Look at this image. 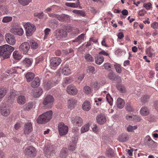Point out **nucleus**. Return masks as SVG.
I'll list each match as a JSON object with an SVG mask.
<instances>
[{"mask_svg": "<svg viewBox=\"0 0 158 158\" xmlns=\"http://www.w3.org/2000/svg\"><path fill=\"white\" fill-rule=\"evenodd\" d=\"M32 61L30 59L25 58L23 61V65L26 67H29L32 64Z\"/></svg>", "mask_w": 158, "mask_h": 158, "instance_id": "30", "label": "nucleus"}, {"mask_svg": "<svg viewBox=\"0 0 158 158\" xmlns=\"http://www.w3.org/2000/svg\"><path fill=\"white\" fill-rule=\"evenodd\" d=\"M97 123L99 124H104L106 122V118L105 115L102 114L98 115L96 118Z\"/></svg>", "mask_w": 158, "mask_h": 158, "instance_id": "16", "label": "nucleus"}, {"mask_svg": "<svg viewBox=\"0 0 158 158\" xmlns=\"http://www.w3.org/2000/svg\"><path fill=\"white\" fill-rule=\"evenodd\" d=\"M65 5L67 6L72 8H77L80 6V3L79 0H77V3L66 2Z\"/></svg>", "mask_w": 158, "mask_h": 158, "instance_id": "26", "label": "nucleus"}, {"mask_svg": "<svg viewBox=\"0 0 158 158\" xmlns=\"http://www.w3.org/2000/svg\"><path fill=\"white\" fill-rule=\"evenodd\" d=\"M68 151L66 148H63L61 150L60 156L61 158H66L68 155Z\"/></svg>", "mask_w": 158, "mask_h": 158, "instance_id": "25", "label": "nucleus"}, {"mask_svg": "<svg viewBox=\"0 0 158 158\" xmlns=\"http://www.w3.org/2000/svg\"><path fill=\"white\" fill-rule=\"evenodd\" d=\"M83 122L82 119L78 116L72 118V123L76 126H81L83 124Z\"/></svg>", "mask_w": 158, "mask_h": 158, "instance_id": "12", "label": "nucleus"}, {"mask_svg": "<svg viewBox=\"0 0 158 158\" xmlns=\"http://www.w3.org/2000/svg\"><path fill=\"white\" fill-rule=\"evenodd\" d=\"M13 58L16 60H19L22 58V56L17 51H15L13 53Z\"/></svg>", "mask_w": 158, "mask_h": 158, "instance_id": "33", "label": "nucleus"}, {"mask_svg": "<svg viewBox=\"0 0 158 158\" xmlns=\"http://www.w3.org/2000/svg\"><path fill=\"white\" fill-rule=\"evenodd\" d=\"M83 91L86 94H90L91 93V88L88 86H86L84 87Z\"/></svg>", "mask_w": 158, "mask_h": 158, "instance_id": "47", "label": "nucleus"}, {"mask_svg": "<svg viewBox=\"0 0 158 158\" xmlns=\"http://www.w3.org/2000/svg\"><path fill=\"white\" fill-rule=\"evenodd\" d=\"M7 90L3 87L0 88V99L2 98L6 94Z\"/></svg>", "mask_w": 158, "mask_h": 158, "instance_id": "37", "label": "nucleus"}, {"mask_svg": "<svg viewBox=\"0 0 158 158\" xmlns=\"http://www.w3.org/2000/svg\"><path fill=\"white\" fill-rule=\"evenodd\" d=\"M33 81L31 82V86L32 87H38L40 84V80H27V82H29Z\"/></svg>", "mask_w": 158, "mask_h": 158, "instance_id": "27", "label": "nucleus"}, {"mask_svg": "<svg viewBox=\"0 0 158 158\" xmlns=\"http://www.w3.org/2000/svg\"><path fill=\"white\" fill-rule=\"evenodd\" d=\"M137 128V126H132L129 125L127 128V130L128 131L131 132L133 131L134 130L136 129Z\"/></svg>", "mask_w": 158, "mask_h": 158, "instance_id": "48", "label": "nucleus"}, {"mask_svg": "<svg viewBox=\"0 0 158 158\" xmlns=\"http://www.w3.org/2000/svg\"><path fill=\"white\" fill-rule=\"evenodd\" d=\"M126 110L129 112H133L134 111V109L131 105V103H127L126 105Z\"/></svg>", "mask_w": 158, "mask_h": 158, "instance_id": "38", "label": "nucleus"}, {"mask_svg": "<svg viewBox=\"0 0 158 158\" xmlns=\"http://www.w3.org/2000/svg\"><path fill=\"white\" fill-rule=\"evenodd\" d=\"M33 130L32 124L31 123H27L24 125L23 131L24 134H28Z\"/></svg>", "mask_w": 158, "mask_h": 158, "instance_id": "14", "label": "nucleus"}, {"mask_svg": "<svg viewBox=\"0 0 158 158\" xmlns=\"http://www.w3.org/2000/svg\"><path fill=\"white\" fill-rule=\"evenodd\" d=\"M128 135L126 133H123L119 135L118 138V140L122 142H124L128 140Z\"/></svg>", "mask_w": 158, "mask_h": 158, "instance_id": "24", "label": "nucleus"}, {"mask_svg": "<svg viewBox=\"0 0 158 158\" xmlns=\"http://www.w3.org/2000/svg\"><path fill=\"white\" fill-rule=\"evenodd\" d=\"M30 46L33 49H36L38 47V44L34 40H31L30 41Z\"/></svg>", "mask_w": 158, "mask_h": 158, "instance_id": "34", "label": "nucleus"}, {"mask_svg": "<svg viewBox=\"0 0 158 158\" xmlns=\"http://www.w3.org/2000/svg\"><path fill=\"white\" fill-rule=\"evenodd\" d=\"M72 139V142L69 143L68 146V148L70 151H74L76 148L77 139L73 137Z\"/></svg>", "mask_w": 158, "mask_h": 158, "instance_id": "15", "label": "nucleus"}, {"mask_svg": "<svg viewBox=\"0 0 158 158\" xmlns=\"http://www.w3.org/2000/svg\"><path fill=\"white\" fill-rule=\"evenodd\" d=\"M119 83L121 82V80H118ZM116 87L118 90L122 93H125L126 92V88L122 84L118 83L116 85Z\"/></svg>", "mask_w": 158, "mask_h": 158, "instance_id": "22", "label": "nucleus"}, {"mask_svg": "<svg viewBox=\"0 0 158 158\" xmlns=\"http://www.w3.org/2000/svg\"><path fill=\"white\" fill-rule=\"evenodd\" d=\"M42 93V89L41 88H39L35 91L33 90L31 92V94L34 97L37 98L40 97Z\"/></svg>", "mask_w": 158, "mask_h": 158, "instance_id": "19", "label": "nucleus"}, {"mask_svg": "<svg viewBox=\"0 0 158 158\" xmlns=\"http://www.w3.org/2000/svg\"><path fill=\"white\" fill-rule=\"evenodd\" d=\"M82 109L85 111H89L91 108L90 103L88 102H84L82 105Z\"/></svg>", "mask_w": 158, "mask_h": 158, "instance_id": "28", "label": "nucleus"}, {"mask_svg": "<svg viewBox=\"0 0 158 158\" xmlns=\"http://www.w3.org/2000/svg\"><path fill=\"white\" fill-rule=\"evenodd\" d=\"M33 106V105L32 103H29L23 106V109L25 110H30Z\"/></svg>", "mask_w": 158, "mask_h": 158, "instance_id": "44", "label": "nucleus"}, {"mask_svg": "<svg viewBox=\"0 0 158 158\" xmlns=\"http://www.w3.org/2000/svg\"><path fill=\"white\" fill-rule=\"evenodd\" d=\"M1 114L4 116H7L10 114V110L8 107L5 106L1 107Z\"/></svg>", "mask_w": 158, "mask_h": 158, "instance_id": "20", "label": "nucleus"}, {"mask_svg": "<svg viewBox=\"0 0 158 158\" xmlns=\"http://www.w3.org/2000/svg\"><path fill=\"white\" fill-rule=\"evenodd\" d=\"M66 91L69 94L71 95H75L78 93V90L75 86L72 85H68L67 87Z\"/></svg>", "mask_w": 158, "mask_h": 158, "instance_id": "9", "label": "nucleus"}, {"mask_svg": "<svg viewBox=\"0 0 158 158\" xmlns=\"http://www.w3.org/2000/svg\"><path fill=\"white\" fill-rule=\"evenodd\" d=\"M151 27L154 29H157L158 28V23L156 22H154L151 24Z\"/></svg>", "mask_w": 158, "mask_h": 158, "instance_id": "59", "label": "nucleus"}, {"mask_svg": "<svg viewBox=\"0 0 158 158\" xmlns=\"http://www.w3.org/2000/svg\"><path fill=\"white\" fill-rule=\"evenodd\" d=\"M5 39L6 42L10 45H14L15 43V39L14 36L10 33L5 35Z\"/></svg>", "mask_w": 158, "mask_h": 158, "instance_id": "8", "label": "nucleus"}, {"mask_svg": "<svg viewBox=\"0 0 158 158\" xmlns=\"http://www.w3.org/2000/svg\"><path fill=\"white\" fill-rule=\"evenodd\" d=\"M44 14L43 12H41L40 13H36L34 14V15L35 16L37 17L39 19H42L44 16Z\"/></svg>", "mask_w": 158, "mask_h": 158, "instance_id": "54", "label": "nucleus"}, {"mask_svg": "<svg viewBox=\"0 0 158 158\" xmlns=\"http://www.w3.org/2000/svg\"><path fill=\"white\" fill-rule=\"evenodd\" d=\"M17 101L19 104H23L26 101L25 97L23 95H20L18 97Z\"/></svg>", "mask_w": 158, "mask_h": 158, "instance_id": "31", "label": "nucleus"}, {"mask_svg": "<svg viewBox=\"0 0 158 158\" xmlns=\"http://www.w3.org/2000/svg\"><path fill=\"white\" fill-rule=\"evenodd\" d=\"M18 94V93L17 91L14 90H10V94L14 98H15V96L17 95Z\"/></svg>", "mask_w": 158, "mask_h": 158, "instance_id": "55", "label": "nucleus"}, {"mask_svg": "<svg viewBox=\"0 0 158 158\" xmlns=\"http://www.w3.org/2000/svg\"><path fill=\"white\" fill-rule=\"evenodd\" d=\"M73 12L74 13L79 15L80 16L82 17L85 16V13L82 10H75L73 11Z\"/></svg>", "mask_w": 158, "mask_h": 158, "instance_id": "42", "label": "nucleus"}, {"mask_svg": "<svg viewBox=\"0 0 158 158\" xmlns=\"http://www.w3.org/2000/svg\"><path fill=\"white\" fill-rule=\"evenodd\" d=\"M53 113L49 110L40 115L37 119V122L39 124H43L49 122L52 118Z\"/></svg>", "mask_w": 158, "mask_h": 158, "instance_id": "2", "label": "nucleus"}, {"mask_svg": "<svg viewBox=\"0 0 158 158\" xmlns=\"http://www.w3.org/2000/svg\"><path fill=\"white\" fill-rule=\"evenodd\" d=\"M10 32L15 35L21 36L23 33V29L20 27H13L10 30Z\"/></svg>", "mask_w": 158, "mask_h": 158, "instance_id": "11", "label": "nucleus"}, {"mask_svg": "<svg viewBox=\"0 0 158 158\" xmlns=\"http://www.w3.org/2000/svg\"><path fill=\"white\" fill-rule=\"evenodd\" d=\"M77 101L74 98H71L68 100V102L70 107H73L74 106L77 102Z\"/></svg>", "mask_w": 158, "mask_h": 158, "instance_id": "40", "label": "nucleus"}, {"mask_svg": "<svg viewBox=\"0 0 158 158\" xmlns=\"http://www.w3.org/2000/svg\"><path fill=\"white\" fill-rule=\"evenodd\" d=\"M70 18L69 16L65 14H62L60 15L59 19L58 20L61 22H69L70 21Z\"/></svg>", "mask_w": 158, "mask_h": 158, "instance_id": "17", "label": "nucleus"}, {"mask_svg": "<svg viewBox=\"0 0 158 158\" xmlns=\"http://www.w3.org/2000/svg\"><path fill=\"white\" fill-rule=\"evenodd\" d=\"M144 7H145L146 9L149 10L152 7V4L150 2H148L147 3H144L143 5Z\"/></svg>", "mask_w": 158, "mask_h": 158, "instance_id": "56", "label": "nucleus"}, {"mask_svg": "<svg viewBox=\"0 0 158 158\" xmlns=\"http://www.w3.org/2000/svg\"><path fill=\"white\" fill-rule=\"evenodd\" d=\"M58 128L60 136L66 135L68 131V127L63 123H60L58 126Z\"/></svg>", "mask_w": 158, "mask_h": 158, "instance_id": "6", "label": "nucleus"}, {"mask_svg": "<svg viewBox=\"0 0 158 158\" xmlns=\"http://www.w3.org/2000/svg\"><path fill=\"white\" fill-rule=\"evenodd\" d=\"M24 27L25 29L26 35L27 36L31 35L36 30L35 25L29 23H25Z\"/></svg>", "mask_w": 158, "mask_h": 158, "instance_id": "5", "label": "nucleus"}, {"mask_svg": "<svg viewBox=\"0 0 158 158\" xmlns=\"http://www.w3.org/2000/svg\"><path fill=\"white\" fill-rule=\"evenodd\" d=\"M30 47L29 44L27 42H25L22 43L19 47V49L24 54H26Z\"/></svg>", "mask_w": 158, "mask_h": 158, "instance_id": "10", "label": "nucleus"}, {"mask_svg": "<svg viewBox=\"0 0 158 158\" xmlns=\"http://www.w3.org/2000/svg\"><path fill=\"white\" fill-rule=\"evenodd\" d=\"M106 154L108 157H113L114 156V151L110 148H108L106 151Z\"/></svg>", "mask_w": 158, "mask_h": 158, "instance_id": "43", "label": "nucleus"}, {"mask_svg": "<svg viewBox=\"0 0 158 158\" xmlns=\"http://www.w3.org/2000/svg\"><path fill=\"white\" fill-rule=\"evenodd\" d=\"M18 2L23 6H26L32 0H18Z\"/></svg>", "mask_w": 158, "mask_h": 158, "instance_id": "46", "label": "nucleus"}, {"mask_svg": "<svg viewBox=\"0 0 158 158\" xmlns=\"http://www.w3.org/2000/svg\"><path fill=\"white\" fill-rule=\"evenodd\" d=\"M49 15L50 17L52 18H55L58 20L59 19L60 15L54 13H50L49 14Z\"/></svg>", "mask_w": 158, "mask_h": 158, "instance_id": "51", "label": "nucleus"}, {"mask_svg": "<svg viewBox=\"0 0 158 158\" xmlns=\"http://www.w3.org/2000/svg\"><path fill=\"white\" fill-rule=\"evenodd\" d=\"M85 58L87 60L92 61L93 60V58L92 56L89 54H87L85 56Z\"/></svg>", "mask_w": 158, "mask_h": 158, "instance_id": "52", "label": "nucleus"}, {"mask_svg": "<svg viewBox=\"0 0 158 158\" xmlns=\"http://www.w3.org/2000/svg\"><path fill=\"white\" fill-rule=\"evenodd\" d=\"M108 77L110 79H114V78H116V79H118L119 78H118V77L115 76L113 73H110L108 75Z\"/></svg>", "mask_w": 158, "mask_h": 158, "instance_id": "62", "label": "nucleus"}, {"mask_svg": "<svg viewBox=\"0 0 158 158\" xmlns=\"http://www.w3.org/2000/svg\"><path fill=\"white\" fill-rule=\"evenodd\" d=\"M7 100L9 102L12 103L14 101L15 98L14 97L10 95V94L8 96H7Z\"/></svg>", "mask_w": 158, "mask_h": 158, "instance_id": "50", "label": "nucleus"}, {"mask_svg": "<svg viewBox=\"0 0 158 158\" xmlns=\"http://www.w3.org/2000/svg\"><path fill=\"white\" fill-rule=\"evenodd\" d=\"M146 52L147 54L148 55V56L150 57L154 56L155 55L153 49L150 47H149L147 49Z\"/></svg>", "mask_w": 158, "mask_h": 158, "instance_id": "36", "label": "nucleus"}, {"mask_svg": "<svg viewBox=\"0 0 158 158\" xmlns=\"http://www.w3.org/2000/svg\"><path fill=\"white\" fill-rule=\"evenodd\" d=\"M154 106L155 109L158 111V100L154 102Z\"/></svg>", "mask_w": 158, "mask_h": 158, "instance_id": "64", "label": "nucleus"}, {"mask_svg": "<svg viewBox=\"0 0 158 158\" xmlns=\"http://www.w3.org/2000/svg\"><path fill=\"white\" fill-rule=\"evenodd\" d=\"M89 124L88 123H87L86 125H85L83 126L81 128V132L82 133H83L89 130Z\"/></svg>", "mask_w": 158, "mask_h": 158, "instance_id": "41", "label": "nucleus"}, {"mask_svg": "<svg viewBox=\"0 0 158 158\" xmlns=\"http://www.w3.org/2000/svg\"><path fill=\"white\" fill-rule=\"evenodd\" d=\"M43 85L45 89L48 90L51 87V82L50 81H46L43 83Z\"/></svg>", "mask_w": 158, "mask_h": 158, "instance_id": "39", "label": "nucleus"}, {"mask_svg": "<svg viewBox=\"0 0 158 158\" xmlns=\"http://www.w3.org/2000/svg\"><path fill=\"white\" fill-rule=\"evenodd\" d=\"M64 29L65 31L67 32H70L72 31H73V28L71 26H66L65 27Z\"/></svg>", "mask_w": 158, "mask_h": 158, "instance_id": "60", "label": "nucleus"}, {"mask_svg": "<svg viewBox=\"0 0 158 158\" xmlns=\"http://www.w3.org/2000/svg\"><path fill=\"white\" fill-rule=\"evenodd\" d=\"M67 35V32L63 29H58L54 32V35L57 40H60L63 38H65Z\"/></svg>", "mask_w": 158, "mask_h": 158, "instance_id": "7", "label": "nucleus"}, {"mask_svg": "<svg viewBox=\"0 0 158 158\" xmlns=\"http://www.w3.org/2000/svg\"><path fill=\"white\" fill-rule=\"evenodd\" d=\"M84 34H82L81 35H79L77 38L75 39V41H80L82 39H84Z\"/></svg>", "mask_w": 158, "mask_h": 158, "instance_id": "53", "label": "nucleus"}, {"mask_svg": "<svg viewBox=\"0 0 158 158\" xmlns=\"http://www.w3.org/2000/svg\"><path fill=\"white\" fill-rule=\"evenodd\" d=\"M132 120H135L136 121L139 122L140 121L141 119L139 116L136 115H133Z\"/></svg>", "mask_w": 158, "mask_h": 158, "instance_id": "61", "label": "nucleus"}, {"mask_svg": "<svg viewBox=\"0 0 158 158\" xmlns=\"http://www.w3.org/2000/svg\"><path fill=\"white\" fill-rule=\"evenodd\" d=\"M114 66L117 72L119 73H121L122 70L119 65L115 64Z\"/></svg>", "mask_w": 158, "mask_h": 158, "instance_id": "58", "label": "nucleus"}, {"mask_svg": "<svg viewBox=\"0 0 158 158\" xmlns=\"http://www.w3.org/2000/svg\"><path fill=\"white\" fill-rule=\"evenodd\" d=\"M12 17H4L2 20V22L4 23H6L11 21L12 20Z\"/></svg>", "mask_w": 158, "mask_h": 158, "instance_id": "49", "label": "nucleus"}, {"mask_svg": "<svg viewBox=\"0 0 158 158\" xmlns=\"http://www.w3.org/2000/svg\"><path fill=\"white\" fill-rule=\"evenodd\" d=\"M91 85L94 88L98 89L100 87L99 83L97 82L92 83Z\"/></svg>", "mask_w": 158, "mask_h": 158, "instance_id": "57", "label": "nucleus"}, {"mask_svg": "<svg viewBox=\"0 0 158 158\" xmlns=\"http://www.w3.org/2000/svg\"><path fill=\"white\" fill-rule=\"evenodd\" d=\"M125 102L123 100L120 98H118L117 100L116 105L117 107L121 109L123 107Z\"/></svg>", "mask_w": 158, "mask_h": 158, "instance_id": "29", "label": "nucleus"}, {"mask_svg": "<svg viewBox=\"0 0 158 158\" xmlns=\"http://www.w3.org/2000/svg\"><path fill=\"white\" fill-rule=\"evenodd\" d=\"M35 77V74L32 72H28L25 75L26 79H34Z\"/></svg>", "mask_w": 158, "mask_h": 158, "instance_id": "45", "label": "nucleus"}, {"mask_svg": "<svg viewBox=\"0 0 158 158\" xmlns=\"http://www.w3.org/2000/svg\"><path fill=\"white\" fill-rule=\"evenodd\" d=\"M61 62V59L59 57H53L50 60V65L56 67L59 65Z\"/></svg>", "mask_w": 158, "mask_h": 158, "instance_id": "13", "label": "nucleus"}, {"mask_svg": "<svg viewBox=\"0 0 158 158\" xmlns=\"http://www.w3.org/2000/svg\"><path fill=\"white\" fill-rule=\"evenodd\" d=\"M54 99L52 96L47 95L44 97L43 104L45 108H51L53 106Z\"/></svg>", "mask_w": 158, "mask_h": 158, "instance_id": "3", "label": "nucleus"}, {"mask_svg": "<svg viewBox=\"0 0 158 158\" xmlns=\"http://www.w3.org/2000/svg\"><path fill=\"white\" fill-rule=\"evenodd\" d=\"M62 73L63 74L67 76L70 73V70L69 67L68 66H66L62 69Z\"/></svg>", "mask_w": 158, "mask_h": 158, "instance_id": "32", "label": "nucleus"}, {"mask_svg": "<svg viewBox=\"0 0 158 158\" xmlns=\"http://www.w3.org/2000/svg\"><path fill=\"white\" fill-rule=\"evenodd\" d=\"M44 152H45V154L47 157H48L49 156L52 155V151H53L52 146H48L45 147L44 149Z\"/></svg>", "mask_w": 158, "mask_h": 158, "instance_id": "18", "label": "nucleus"}, {"mask_svg": "<svg viewBox=\"0 0 158 158\" xmlns=\"http://www.w3.org/2000/svg\"><path fill=\"white\" fill-rule=\"evenodd\" d=\"M150 98V96L147 95L143 96L141 99V101L143 104H145L147 102Z\"/></svg>", "mask_w": 158, "mask_h": 158, "instance_id": "35", "label": "nucleus"}, {"mask_svg": "<svg viewBox=\"0 0 158 158\" xmlns=\"http://www.w3.org/2000/svg\"><path fill=\"white\" fill-rule=\"evenodd\" d=\"M14 49V47L8 44L0 46V56L4 59L9 58Z\"/></svg>", "mask_w": 158, "mask_h": 158, "instance_id": "1", "label": "nucleus"}, {"mask_svg": "<svg viewBox=\"0 0 158 158\" xmlns=\"http://www.w3.org/2000/svg\"><path fill=\"white\" fill-rule=\"evenodd\" d=\"M24 152L26 156L28 158H33L36 155V149L32 146H30L26 148Z\"/></svg>", "mask_w": 158, "mask_h": 158, "instance_id": "4", "label": "nucleus"}, {"mask_svg": "<svg viewBox=\"0 0 158 158\" xmlns=\"http://www.w3.org/2000/svg\"><path fill=\"white\" fill-rule=\"evenodd\" d=\"M104 66L106 69L110 70L111 69L110 64L109 63H106L104 64Z\"/></svg>", "mask_w": 158, "mask_h": 158, "instance_id": "63", "label": "nucleus"}, {"mask_svg": "<svg viewBox=\"0 0 158 158\" xmlns=\"http://www.w3.org/2000/svg\"><path fill=\"white\" fill-rule=\"evenodd\" d=\"M94 58L96 63L99 65L101 64L104 60V57L99 55H95Z\"/></svg>", "mask_w": 158, "mask_h": 158, "instance_id": "21", "label": "nucleus"}, {"mask_svg": "<svg viewBox=\"0 0 158 158\" xmlns=\"http://www.w3.org/2000/svg\"><path fill=\"white\" fill-rule=\"evenodd\" d=\"M140 112L141 115L146 116L149 114V110L147 107L144 106L141 108Z\"/></svg>", "mask_w": 158, "mask_h": 158, "instance_id": "23", "label": "nucleus"}]
</instances>
